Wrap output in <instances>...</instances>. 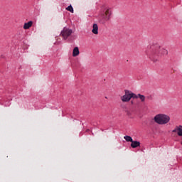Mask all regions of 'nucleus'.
<instances>
[{
    "label": "nucleus",
    "mask_w": 182,
    "mask_h": 182,
    "mask_svg": "<svg viewBox=\"0 0 182 182\" xmlns=\"http://www.w3.org/2000/svg\"><path fill=\"white\" fill-rule=\"evenodd\" d=\"M73 33V31L72 29H70L68 28L64 27L63 31L60 33V35L63 36V38L66 41L70 35Z\"/></svg>",
    "instance_id": "obj_4"
},
{
    "label": "nucleus",
    "mask_w": 182,
    "mask_h": 182,
    "mask_svg": "<svg viewBox=\"0 0 182 182\" xmlns=\"http://www.w3.org/2000/svg\"><path fill=\"white\" fill-rule=\"evenodd\" d=\"M173 133H177L178 136L182 137V126H176L174 129L172 131Z\"/></svg>",
    "instance_id": "obj_6"
},
{
    "label": "nucleus",
    "mask_w": 182,
    "mask_h": 182,
    "mask_svg": "<svg viewBox=\"0 0 182 182\" xmlns=\"http://www.w3.org/2000/svg\"><path fill=\"white\" fill-rule=\"evenodd\" d=\"M124 137H130V136L126 135V136H124Z\"/></svg>",
    "instance_id": "obj_14"
},
{
    "label": "nucleus",
    "mask_w": 182,
    "mask_h": 182,
    "mask_svg": "<svg viewBox=\"0 0 182 182\" xmlns=\"http://www.w3.org/2000/svg\"><path fill=\"white\" fill-rule=\"evenodd\" d=\"M92 32L94 35H97V33H99V26H97V23L93 24Z\"/></svg>",
    "instance_id": "obj_7"
},
{
    "label": "nucleus",
    "mask_w": 182,
    "mask_h": 182,
    "mask_svg": "<svg viewBox=\"0 0 182 182\" xmlns=\"http://www.w3.org/2000/svg\"><path fill=\"white\" fill-rule=\"evenodd\" d=\"M150 49V52H146V55L154 63L159 62V58H160V56H164L168 54L167 50L161 48V47L157 44L151 46Z\"/></svg>",
    "instance_id": "obj_1"
},
{
    "label": "nucleus",
    "mask_w": 182,
    "mask_h": 182,
    "mask_svg": "<svg viewBox=\"0 0 182 182\" xmlns=\"http://www.w3.org/2000/svg\"><path fill=\"white\" fill-rule=\"evenodd\" d=\"M154 120L156 124L164 126V124L170 123V116L166 114L160 113L154 117Z\"/></svg>",
    "instance_id": "obj_2"
},
{
    "label": "nucleus",
    "mask_w": 182,
    "mask_h": 182,
    "mask_svg": "<svg viewBox=\"0 0 182 182\" xmlns=\"http://www.w3.org/2000/svg\"><path fill=\"white\" fill-rule=\"evenodd\" d=\"M120 99L123 103H128L132 99H137V95L129 90H124V95L121 96Z\"/></svg>",
    "instance_id": "obj_3"
},
{
    "label": "nucleus",
    "mask_w": 182,
    "mask_h": 182,
    "mask_svg": "<svg viewBox=\"0 0 182 182\" xmlns=\"http://www.w3.org/2000/svg\"><path fill=\"white\" fill-rule=\"evenodd\" d=\"M124 139L127 141H131V143H133V139L132 137H124Z\"/></svg>",
    "instance_id": "obj_13"
},
{
    "label": "nucleus",
    "mask_w": 182,
    "mask_h": 182,
    "mask_svg": "<svg viewBox=\"0 0 182 182\" xmlns=\"http://www.w3.org/2000/svg\"><path fill=\"white\" fill-rule=\"evenodd\" d=\"M79 53H80L79 48H77V47L74 48V49L73 50V56L74 58H75V56H79Z\"/></svg>",
    "instance_id": "obj_9"
},
{
    "label": "nucleus",
    "mask_w": 182,
    "mask_h": 182,
    "mask_svg": "<svg viewBox=\"0 0 182 182\" xmlns=\"http://www.w3.org/2000/svg\"><path fill=\"white\" fill-rule=\"evenodd\" d=\"M33 23V22L32 21L25 23L23 25V29H29V28H31V26H32Z\"/></svg>",
    "instance_id": "obj_8"
},
{
    "label": "nucleus",
    "mask_w": 182,
    "mask_h": 182,
    "mask_svg": "<svg viewBox=\"0 0 182 182\" xmlns=\"http://www.w3.org/2000/svg\"><path fill=\"white\" fill-rule=\"evenodd\" d=\"M139 146H140V142L137 141H133L131 144V147H132V149H136V147H139Z\"/></svg>",
    "instance_id": "obj_10"
},
{
    "label": "nucleus",
    "mask_w": 182,
    "mask_h": 182,
    "mask_svg": "<svg viewBox=\"0 0 182 182\" xmlns=\"http://www.w3.org/2000/svg\"><path fill=\"white\" fill-rule=\"evenodd\" d=\"M112 15V11H110V9H105L102 14V18L103 21H109L110 19V16Z\"/></svg>",
    "instance_id": "obj_5"
},
{
    "label": "nucleus",
    "mask_w": 182,
    "mask_h": 182,
    "mask_svg": "<svg viewBox=\"0 0 182 182\" xmlns=\"http://www.w3.org/2000/svg\"><path fill=\"white\" fill-rule=\"evenodd\" d=\"M138 97L140 99L141 102H146V96L141 94H138L136 95V99H138Z\"/></svg>",
    "instance_id": "obj_11"
},
{
    "label": "nucleus",
    "mask_w": 182,
    "mask_h": 182,
    "mask_svg": "<svg viewBox=\"0 0 182 182\" xmlns=\"http://www.w3.org/2000/svg\"><path fill=\"white\" fill-rule=\"evenodd\" d=\"M66 9L67 11H69V12H71V14H73V7L72 5L68 6Z\"/></svg>",
    "instance_id": "obj_12"
}]
</instances>
